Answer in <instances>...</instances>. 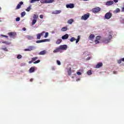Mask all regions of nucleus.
Here are the masks:
<instances>
[{"label":"nucleus","mask_w":124,"mask_h":124,"mask_svg":"<svg viewBox=\"0 0 124 124\" xmlns=\"http://www.w3.org/2000/svg\"><path fill=\"white\" fill-rule=\"evenodd\" d=\"M112 37V35H109L108 38L103 39V42H104V43H109Z\"/></svg>","instance_id":"obj_1"},{"label":"nucleus","mask_w":124,"mask_h":124,"mask_svg":"<svg viewBox=\"0 0 124 124\" xmlns=\"http://www.w3.org/2000/svg\"><path fill=\"white\" fill-rule=\"evenodd\" d=\"M90 17V13H87L83 15L81 17V20H84L86 21Z\"/></svg>","instance_id":"obj_2"},{"label":"nucleus","mask_w":124,"mask_h":124,"mask_svg":"<svg viewBox=\"0 0 124 124\" xmlns=\"http://www.w3.org/2000/svg\"><path fill=\"white\" fill-rule=\"evenodd\" d=\"M41 3H52L54 2V0H41Z\"/></svg>","instance_id":"obj_3"},{"label":"nucleus","mask_w":124,"mask_h":124,"mask_svg":"<svg viewBox=\"0 0 124 124\" xmlns=\"http://www.w3.org/2000/svg\"><path fill=\"white\" fill-rule=\"evenodd\" d=\"M112 17V13L110 12L107 13L105 16V19H110Z\"/></svg>","instance_id":"obj_4"},{"label":"nucleus","mask_w":124,"mask_h":124,"mask_svg":"<svg viewBox=\"0 0 124 124\" xmlns=\"http://www.w3.org/2000/svg\"><path fill=\"white\" fill-rule=\"evenodd\" d=\"M50 41V39H45L41 40H38L36 41V43H41L42 42H49Z\"/></svg>","instance_id":"obj_5"},{"label":"nucleus","mask_w":124,"mask_h":124,"mask_svg":"<svg viewBox=\"0 0 124 124\" xmlns=\"http://www.w3.org/2000/svg\"><path fill=\"white\" fill-rule=\"evenodd\" d=\"M24 4V2L23 1H20L16 6V10H18V9H20L21 8V6Z\"/></svg>","instance_id":"obj_6"},{"label":"nucleus","mask_w":124,"mask_h":124,"mask_svg":"<svg viewBox=\"0 0 124 124\" xmlns=\"http://www.w3.org/2000/svg\"><path fill=\"white\" fill-rule=\"evenodd\" d=\"M101 9L99 7H96L92 9V12L93 13H97V12H99L100 11Z\"/></svg>","instance_id":"obj_7"},{"label":"nucleus","mask_w":124,"mask_h":124,"mask_svg":"<svg viewBox=\"0 0 124 124\" xmlns=\"http://www.w3.org/2000/svg\"><path fill=\"white\" fill-rule=\"evenodd\" d=\"M101 39V36H97L96 37V39L94 41L95 44H98L99 43V40Z\"/></svg>","instance_id":"obj_8"},{"label":"nucleus","mask_w":124,"mask_h":124,"mask_svg":"<svg viewBox=\"0 0 124 124\" xmlns=\"http://www.w3.org/2000/svg\"><path fill=\"white\" fill-rule=\"evenodd\" d=\"M94 37H95V36L94 34H91L88 37V39L89 40H91V41H93V39H94Z\"/></svg>","instance_id":"obj_9"},{"label":"nucleus","mask_w":124,"mask_h":124,"mask_svg":"<svg viewBox=\"0 0 124 124\" xmlns=\"http://www.w3.org/2000/svg\"><path fill=\"white\" fill-rule=\"evenodd\" d=\"M59 48L61 51L62 50H66L67 49V46L65 45H62L59 46Z\"/></svg>","instance_id":"obj_10"},{"label":"nucleus","mask_w":124,"mask_h":124,"mask_svg":"<svg viewBox=\"0 0 124 124\" xmlns=\"http://www.w3.org/2000/svg\"><path fill=\"white\" fill-rule=\"evenodd\" d=\"M66 8H74V4L70 3L66 5Z\"/></svg>","instance_id":"obj_11"},{"label":"nucleus","mask_w":124,"mask_h":124,"mask_svg":"<svg viewBox=\"0 0 124 124\" xmlns=\"http://www.w3.org/2000/svg\"><path fill=\"white\" fill-rule=\"evenodd\" d=\"M114 3V1H108L106 2V5H108V6H110V5H112Z\"/></svg>","instance_id":"obj_12"},{"label":"nucleus","mask_w":124,"mask_h":124,"mask_svg":"<svg viewBox=\"0 0 124 124\" xmlns=\"http://www.w3.org/2000/svg\"><path fill=\"white\" fill-rule=\"evenodd\" d=\"M103 65V63L102 62H99L96 65V68H100Z\"/></svg>","instance_id":"obj_13"},{"label":"nucleus","mask_w":124,"mask_h":124,"mask_svg":"<svg viewBox=\"0 0 124 124\" xmlns=\"http://www.w3.org/2000/svg\"><path fill=\"white\" fill-rule=\"evenodd\" d=\"M61 48L60 47H57L54 50H53V53H58L59 52H61Z\"/></svg>","instance_id":"obj_14"},{"label":"nucleus","mask_w":124,"mask_h":124,"mask_svg":"<svg viewBox=\"0 0 124 124\" xmlns=\"http://www.w3.org/2000/svg\"><path fill=\"white\" fill-rule=\"evenodd\" d=\"M69 36L68 35V34H66L64 35L63 36H62V39H63V40L67 39L68 38Z\"/></svg>","instance_id":"obj_15"},{"label":"nucleus","mask_w":124,"mask_h":124,"mask_svg":"<svg viewBox=\"0 0 124 124\" xmlns=\"http://www.w3.org/2000/svg\"><path fill=\"white\" fill-rule=\"evenodd\" d=\"M46 53H47V51H46V50H43V51L40 52L39 53L38 55H45Z\"/></svg>","instance_id":"obj_16"},{"label":"nucleus","mask_w":124,"mask_h":124,"mask_svg":"<svg viewBox=\"0 0 124 124\" xmlns=\"http://www.w3.org/2000/svg\"><path fill=\"white\" fill-rule=\"evenodd\" d=\"M62 12L61 10H55L52 12V14H60Z\"/></svg>","instance_id":"obj_17"},{"label":"nucleus","mask_w":124,"mask_h":124,"mask_svg":"<svg viewBox=\"0 0 124 124\" xmlns=\"http://www.w3.org/2000/svg\"><path fill=\"white\" fill-rule=\"evenodd\" d=\"M35 70V68L34 67H31L30 69H29V72L30 73H32V72H34Z\"/></svg>","instance_id":"obj_18"},{"label":"nucleus","mask_w":124,"mask_h":124,"mask_svg":"<svg viewBox=\"0 0 124 124\" xmlns=\"http://www.w3.org/2000/svg\"><path fill=\"white\" fill-rule=\"evenodd\" d=\"M73 22H74V20L71 18L68 20L67 23L68 24H70V25H71L73 23Z\"/></svg>","instance_id":"obj_19"},{"label":"nucleus","mask_w":124,"mask_h":124,"mask_svg":"<svg viewBox=\"0 0 124 124\" xmlns=\"http://www.w3.org/2000/svg\"><path fill=\"white\" fill-rule=\"evenodd\" d=\"M15 34H16L15 33L13 32H11L8 33V35H9V36H10V37L12 36H15Z\"/></svg>","instance_id":"obj_20"},{"label":"nucleus","mask_w":124,"mask_h":124,"mask_svg":"<svg viewBox=\"0 0 124 124\" xmlns=\"http://www.w3.org/2000/svg\"><path fill=\"white\" fill-rule=\"evenodd\" d=\"M37 21V19H33L32 21V22H31V25L34 26V25H35V24L36 23Z\"/></svg>","instance_id":"obj_21"},{"label":"nucleus","mask_w":124,"mask_h":124,"mask_svg":"<svg viewBox=\"0 0 124 124\" xmlns=\"http://www.w3.org/2000/svg\"><path fill=\"white\" fill-rule=\"evenodd\" d=\"M26 38H27V39H29V40H31V39H33V37L30 35H27Z\"/></svg>","instance_id":"obj_22"},{"label":"nucleus","mask_w":124,"mask_h":124,"mask_svg":"<svg viewBox=\"0 0 124 124\" xmlns=\"http://www.w3.org/2000/svg\"><path fill=\"white\" fill-rule=\"evenodd\" d=\"M62 40L61 39H59L56 41V44H60L62 43Z\"/></svg>","instance_id":"obj_23"},{"label":"nucleus","mask_w":124,"mask_h":124,"mask_svg":"<svg viewBox=\"0 0 124 124\" xmlns=\"http://www.w3.org/2000/svg\"><path fill=\"white\" fill-rule=\"evenodd\" d=\"M62 31H67V28L66 27H63L61 29Z\"/></svg>","instance_id":"obj_24"},{"label":"nucleus","mask_w":124,"mask_h":124,"mask_svg":"<svg viewBox=\"0 0 124 124\" xmlns=\"http://www.w3.org/2000/svg\"><path fill=\"white\" fill-rule=\"evenodd\" d=\"M32 47L30 46L29 47V48L25 49L24 51H32Z\"/></svg>","instance_id":"obj_25"},{"label":"nucleus","mask_w":124,"mask_h":124,"mask_svg":"<svg viewBox=\"0 0 124 124\" xmlns=\"http://www.w3.org/2000/svg\"><path fill=\"white\" fill-rule=\"evenodd\" d=\"M2 43H3V44H6V45H10V44H11V43L6 41L2 42Z\"/></svg>","instance_id":"obj_26"},{"label":"nucleus","mask_w":124,"mask_h":124,"mask_svg":"<svg viewBox=\"0 0 124 124\" xmlns=\"http://www.w3.org/2000/svg\"><path fill=\"white\" fill-rule=\"evenodd\" d=\"M33 18V19H35L36 20H37V19L38 18V15L36 14L34 15Z\"/></svg>","instance_id":"obj_27"},{"label":"nucleus","mask_w":124,"mask_h":124,"mask_svg":"<svg viewBox=\"0 0 124 124\" xmlns=\"http://www.w3.org/2000/svg\"><path fill=\"white\" fill-rule=\"evenodd\" d=\"M37 59H38V57H33L31 60H32V62H35V61H36V60H37Z\"/></svg>","instance_id":"obj_28"},{"label":"nucleus","mask_w":124,"mask_h":124,"mask_svg":"<svg viewBox=\"0 0 124 124\" xmlns=\"http://www.w3.org/2000/svg\"><path fill=\"white\" fill-rule=\"evenodd\" d=\"M35 1H39V0H31L30 1V3H33L35 2Z\"/></svg>","instance_id":"obj_29"},{"label":"nucleus","mask_w":124,"mask_h":124,"mask_svg":"<svg viewBox=\"0 0 124 124\" xmlns=\"http://www.w3.org/2000/svg\"><path fill=\"white\" fill-rule=\"evenodd\" d=\"M75 40H76V39L74 37H72L70 40L71 42H73V41H75Z\"/></svg>","instance_id":"obj_30"},{"label":"nucleus","mask_w":124,"mask_h":124,"mask_svg":"<svg viewBox=\"0 0 124 124\" xmlns=\"http://www.w3.org/2000/svg\"><path fill=\"white\" fill-rule=\"evenodd\" d=\"M31 6H29L27 8L26 11H27L28 12H30V11H31Z\"/></svg>","instance_id":"obj_31"},{"label":"nucleus","mask_w":124,"mask_h":124,"mask_svg":"<svg viewBox=\"0 0 124 124\" xmlns=\"http://www.w3.org/2000/svg\"><path fill=\"white\" fill-rule=\"evenodd\" d=\"M80 40V36H78V39L76 40V43H78Z\"/></svg>","instance_id":"obj_32"},{"label":"nucleus","mask_w":124,"mask_h":124,"mask_svg":"<svg viewBox=\"0 0 124 124\" xmlns=\"http://www.w3.org/2000/svg\"><path fill=\"white\" fill-rule=\"evenodd\" d=\"M22 58H23V56L20 54H18L17 56V59H22Z\"/></svg>","instance_id":"obj_33"},{"label":"nucleus","mask_w":124,"mask_h":124,"mask_svg":"<svg viewBox=\"0 0 124 124\" xmlns=\"http://www.w3.org/2000/svg\"><path fill=\"white\" fill-rule=\"evenodd\" d=\"M48 35H49V33H48V32H46L45 35L44 36V38H46L48 37Z\"/></svg>","instance_id":"obj_34"},{"label":"nucleus","mask_w":124,"mask_h":124,"mask_svg":"<svg viewBox=\"0 0 124 124\" xmlns=\"http://www.w3.org/2000/svg\"><path fill=\"white\" fill-rule=\"evenodd\" d=\"M41 38V36L40 35L39 33H38L37 34V39H40Z\"/></svg>","instance_id":"obj_35"},{"label":"nucleus","mask_w":124,"mask_h":124,"mask_svg":"<svg viewBox=\"0 0 124 124\" xmlns=\"http://www.w3.org/2000/svg\"><path fill=\"white\" fill-rule=\"evenodd\" d=\"M120 11H121V10L120 9V8H117V9H116L115 12H116V13H119L120 12Z\"/></svg>","instance_id":"obj_36"},{"label":"nucleus","mask_w":124,"mask_h":124,"mask_svg":"<svg viewBox=\"0 0 124 124\" xmlns=\"http://www.w3.org/2000/svg\"><path fill=\"white\" fill-rule=\"evenodd\" d=\"M25 15H26V12H23L21 13V17H24V16H25Z\"/></svg>","instance_id":"obj_37"},{"label":"nucleus","mask_w":124,"mask_h":124,"mask_svg":"<svg viewBox=\"0 0 124 124\" xmlns=\"http://www.w3.org/2000/svg\"><path fill=\"white\" fill-rule=\"evenodd\" d=\"M87 74H88V75H92V71L91 70H89L87 72Z\"/></svg>","instance_id":"obj_38"},{"label":"nucleus","mask_w":124,"mask_h":124,"mask_svg":"<svg viewBox=\"0 0 124 124\" xmlns=\"http://www.w3.org/2000/svg\"><path fill=\"white\" fill-rule=\"evenodd\" d=\"M1 50H3V51H5L6 52H8V49H7V48H6V47L2 48Z\"/></svg>","instance_id":"obj_39"},{"label":"nucleus","mask_w":124,"mask_h":124,"mask_svg":"<svg viewBox=\"0 0 124 124\" xmlns=\"http://www.w3.org/2000/svg\"><path fill=\"white\" fill-rule=\"evenodd\" d=\"M44 33H45V31H43L41 33H39V34H40L41 36H43L44 35Z\"/></svg>","instance_id":"obj_40"},{"label":"nucleus","mask_w":124,"mask_h":124,"mask_svg":"<svg viewBox=\"0 0 124 124\" xmlns=\"http://www.w3.org/2000/svg\"><path fill=\"white\" fill-rule=\"evenodd\" d=\"M39 62H40V60H37V61L33 62V63H34L35 64L36 63H39Z\"/></svg>","instance_id":"obj_41"},{"label":"nucleus","mask_w":124,"mask_h":124,"mask_svg":"<svg viewBox=\"0 0 124 124\" xmlns=\"http://www.w3.org/2000/svg\"><path fill=\"white\" fill-rule=\"evenodd\" d=\"M57 63L58 65H61V62L59 60L57 61Z\"/></svg>","instance_id":"obj_42"},{"label":"nucleus","mask_w":124,"mask_h":124,"mask_svg":"<svg viewBox=\"0 0 124 124\" xmlns=\"http://www.w3.org/2000/svg\"><path fill=\"white\" fill-rule=\"evenodd\" d=\"M16 22H19V21H20V17H16Z\"/></svg>","instance_id":"obj_43"},{"label":"nucleus","mask_w":124,"mask_h":124,"mask_svg":"<svg viewBox=\"0 0 124 124\" xmlns=\"http://www.w3.org/2000/svg\"><path fill=\"white\" fill-rule=\"evenodd\" d=\"M118 63H122V59L117 61Z\"/></svg>","instance_id":"obj_44"},{"label":"nucleus","mask_w":124,"mask_h":124,"mask_svg":"<svg viewBox=\"0 0 124 124\" xmlns=\"http://www.w3.org/2000/svg\"><path fill=\"white\" fill-rule=\"evenodd\" d=\"M68 74L69 76L71 75V70H69L68 71Z\"/></svg>","instance_id":"obj_45"},{"label":"nucleus","mask_w":124,"mask_h":124,"mask_svg":"<svg viewBox=\"0 0 124 124\" xmlns=\"http://www.w3.org/2000/svg\"><path fill=\"white\" fill-rule=\"evenodd\" d=\"M77 74H78V75H81L82 74V73L80 72H78L77 73Z\"/></svg>","instance_id":"obj_46"},{"label":"nucleus","mask_w":124,"mask_h":124,"mask_svg":"<svg viewBox=\"0 0 124 124\" xmlns=\"http://www.w3.org/2000/svg\"><path fill=\"white\" fill-rule=\"evenodd\" d=\"M40 19H43V15H40Z\"/></svg>","instance_id":"obj_47"},{"label":"nucleus","mask_w":124,"mask_h":124,"mask_svg":"<svg viewBox=\"0 0 124 124\" xmlns=\"http://www.w3.org/2000/svg\"><path fill=\"white\" fill-rule=\"evenodd\" d=\"M1 36H3V37H6V38H7L8 37V36H6L5 35H1Z\"/></svg>","instance_id":"obj_48"},{"label":"nucleus","mask_w":124,"mask_h":124,"mask_svg":"<svg viewBox=\"0 0 124 124\" xmlns=\"http://www.w3.org/2000/svg\"><path fill=\"white\" fill-rule=\"evenodd\" d=\"M121 11H122V12H124V7H122Z\"/></svg>","instance_id":"obj_49"},{"label":"nucleus","mask_w":124,"mask_h":124,"mask_svg":"<svg viewBox=\"0 0 124 124\" xmlns=\"http://www.w3.org/2000/svg\"><path fill=\"white\" fill-rule=\"evenodd\" d=\"M33 61H32V60H31V61H29V64H31V63H32V62H33Z\"/></svg>","instance_id":"obj_50"},{"label":"nucleus","mask_w":124,"mask_h":124,"mask_svg":"<svg viewBox=\"0 0 124 124\" xmlns=\"http://www.w3.org/2000/svg\"><path fill=\"white\" fill-rule=\"evenodd\" d=\"M91 60V58H90V57H88L87 58V61H89V60Z\"/></svg>","instance_id":"obj_51"},{"label":"nucleus","mask_w":124,"mask_h":124,"mask_svg":"<svg viewBox=\"0 0 124 124\" xmlns=\"http://www.w3.org/2000/svg\"><path fill=\"white\" fill-rule=\"evenodd\" d=\"M117 72L116 71H113V74H117Z\"/></svg>","instance_id":"obj_52"},{"label":"nucleus","mask_w":124,"mask_h":124,"mask_svg":"<svg viewBox=\"0 0 124 124\" xmlns=\"http://www.w3.org/2000/svg\"><path fill=\"white\" fill-rule=\"evenodd\" d=\"M118 1H119V0H114V2H115V3L118 2Z\"/></svg>","instance_id":"obj_53"},{"label":"nucleus","mask_w":124,"mask_h":124,"mask_svg":"<svg viewBox=\"0 0 124 124\" xmlns=\"http://www.w3.org/2000/svg\"><path fill=\"white\" fill-rule=\"evenodd\" d=\"M26 28H23L22 29V30L24 31H26Z\"/></svg>","instance_id":"obj_54"},{"label":"nucleus","mask_w":124,"mask_h":124,"mask_svg":"<svg viewBox=\"0 0 124 124\" xmlns=\"http://www.w3.org/2000/svg\"><path fill=\"white\" fill-rule=\"evenodd\" d=\"M32 81H33V79L31 78V79H30V82H32Z\"/></svg>","instance_id":"obj_55"},{"label":"nucleus","mask_w":124,"mask_h":124,"mask_svg":"<svg viewBox=\"0 0 124 124\" xmlns=\"http://www.w3.org/2000/svg\"><path fill=\"white\" fill-rule=\"evenodd\" d=\"M121 61H122V62H124V58L121 59Z\"/></svg>","instance_id":"obj_56"},{"label":"nucleus","mask_w":124,"mask_h":124,"mask_svg":"<svg viewBox=\"0 0 124 124\" xmlns=\"http://www.w3.org/2000/svg\"><path fill=\"white\" fill-rule=\"evenodd\" d=\"M84 0V1H87V0Z\"/></svg>","instance_id":"obj_57"},{"label":"nucleus","mask_w":124,"mask_h":124,"mask_svg":"<svg viewBox=\"0 0 124 124\" xmlns=\"http://www.w3.org/2000/svg\"><path fill=\"white\" fill-rule=\"evenodd\" d=\"M0 9H1V8L0 7Z\"/></svg>","instance_id":"obj_58"}]
</instances>
